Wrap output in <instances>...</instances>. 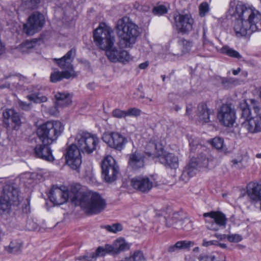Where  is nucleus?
<instances>
[{"mask_svg": "<svg viewBox=\"0 0 261 261\" xmlns=\"http://www.w3.org/2000/svg\"><path fill=\"white\" fill-rule=\"evenodd\" d=\"M70 193L69 194L67 190L53 187L49 198L54 204L61 205L70 197L75 205H79L86 214L91 215L100 213L107 206L106 200L99 194L92 191H83L80 185L71 186Z\"/></svg>", "mask_w": 261, "mask_h": 261, "instance_id": "f257e3e1", "label": "nucleus"}, {"mask_svg": "<svg viewBox=\"0 0 261 261\" xmlns=\"http://www.w3.org/2000/svg\"><path fill=\"white\" fill-rule=\"evenodd\" d=\"M64 129V125L59 121H48L39 125L36 134L42 144L37 145L34 148L35 155L45 161H53L49 145L56 142Z\"/></svg>", "mask_w": 261, "mask_h": 261, "instance_id": "f03ea898", "label": "nucleus"}, {"mask_svg": "<svg viewBox=\"0 0 261 261\" xmlns=\"http://www.w3.org/2000/svg\"><path fill=\"white\" fill-rule=\"evenodd\" d=\"M236 15L238 18L234 24V31L237 37L249 36L261 30V13L254 7L238 4Z\"/></svg>", "mask_w": 261, "mask_h": 261, "instance_id": "7ed1b4c3", "label": "nucleus"}, {"mask_svg": "<svg viewBox=\"0 0 261 261\" xmlns=\"http://www.w3.org/2000/svg\"><path fill=\"white\" fill-rule=\"evenodd\" d=\"M116 30L120 38L118 45L122 48H132L140 35L138 27L128 17L118 20Z\"/></svg>", "mask_w": 261, "mask_h": 261, "instance_id": "20e7f679", "label": "nucleus"}, {"mask_svg": "<svg viewBox=\"0 0 261 261\" xmlns=\"http://www.w3.org/2000/svg\"><path fill=\"white\" fill-rule=\"evenodd\" d=\"M146 153L149 156L159 158L160 162L166 167L176 169L178 166L177 156L171 153H164L162 147H158L157 144L152 142L147 144Z\"/></svg>", "mask_w": 261, "mask_h": 261, "instance_id": "39448f33", "label": "nucleus"}, {"mask_svg": "<svg viewBox=\"0 0 261 261\" xmlns=\"http://www.w3.org/2000/svg\"><path fill=\"white\" fill-rule=\"evenodd\" d=\"M99 142V139L96 136L81 130L76 134L74 145L77 146L81 151L90 154L96 149Z\"/></svg>", "mask_w": 261, "mask_h": 261, "instance_id": "423d86ee", "label": "nucleus"}, {"mask_svg": "<svg viewBox=\"0 0 261 261\" xmlns=\"http://www.w3.org/2000/svg\"><path fill=\"white\" fill-rule=\"evenodd\" d=\"M251 107L255 116H253L242 123V126L250 133L256 134L261 132V105L255 99L250 100Z\"/></svg>", "mask_w": 261, "mask_h": 261, "instance_id": "0eeeda50", "label": "nucleus"}, {"mask_svg": "<svg viewBox=\"0 0 261 261\" xmlns=\"http://www.w3.org/2000/svg\"><path fill=\"white\" fill-rule=\"evenodd\" d=\"M207 229L218 231L220 228H225L227 218L224 214L219 211H211L203 214Z\"/></svg>", "mask_w": 261, "mask_h": 261, "instance_id": "6e6552de", "label": "nucleus"}, {"mask_svg": "<svg viewBox=\"0 0 261 261\" xmlns=\"http://www.w3.org/2000/svg\"><path fill=\"white\" fill-rule=\"evenodd\" d=\"M44 15L38 12L33 13L23 24V32L27 35H33L39 32L45 24Z\"/></svg>", "mask_w": 261, "mask_h": 261, "instance_id": "1a4fd4ad", "label": "nucleus"}, {"mask_svg": "<svg viewBox=\"0 0 261 261\" xmlns=\"http://www.w3.org/2000/svg\"><path fill=\"white\" fill-rule=\"evenodd\" d=\"M102 175L108 182L114 181L118 173V167L115 160L111 155L107 156L101 163Z\"/></svg>", "mask_w": 261, "mask_h": 261, "instance_id": "9d476101", "label": "nucleus"}, {"mask_svg": "<svg viewBox=\"0 0 261 261\" xmlns=\"http://www.w3.org/2000/svg\"><path fill=\"white\" fill-rule=\"evenodd\" d=\"M102 140L110 147L119 151L122 150L127 142L125 137L116 132H105L102 136Z\"/></svg>", "mask_w": 261, "mask_h": 261, "instance_id": "9b49d317", "label": "nucleus"}, {"mask_svg": "<svg viewBox=\"0 0 261 261\" xmlns=\"http://www.w3.org/2000/svg\"><path fill=\"white\" fill-rule=\"evenodd\" d=\"M76 55V49L71 48L63 57L57 59L55 58L54 61L56 64L62 70L63 72H67L70 73L72 78L76 76V74L74 70L72 63Z\"/></svg>", "mask_w": 261, "mask_h": 261, "instance_id": "f8f14e48", "label": "nucleus"}, {"mask_svg": "<svg viewBox=\"0 0 261 261\" xmlns=\"http://www.w3.org/2000/svg\"><path fill=\"white\" fill-rule=\"evenodd\" d=\"M217 117L221 124L231 126L236 120V112L230 104H223L218 111Z\"/></svg>", "mask_w": 261, "mask_h": 261, "instance_id": "ddd939ff", "label": "nucleus"}, {"mask_svg": "<svg viewBox=\"0 0 261 261\" xmlns=\"http://www.w3.org/2000/svg\"><path fill=\"white\" fill-rule=\"evenodd\" d=\"M66 162L72 169L79 172L82 164L81 151L74 144L71 145L68 148L66 155Z\"/></svg>", "mask_w": 261, "mask_h": 261, "instance_id": "4468645a", "label": "nucleus"}, {"mask_svg": "<svg viewBox=\"0 0 261 261\" xmlns=\"http://www.w3.org/2000/svg\"><path fill=\"white\" fill-rule=\"evenodd\" d=\"M122 48L120 46L117 48L113 45L107 49L106 54L109 60L114 63L126 64L129 62L132 59L131 57L127 51Z\"/></svg>", "mask_w": 261, "mask_h": 261, "instance_id": "2eb2a0df", "label": "nucleus"}, {"mask_svg": "<svg viewBox=\"0 0 261 261\" xmlns=\"http://www.w3.org/2000/svg\"><path fill=\"white\" fill-rule=\"evenodd\" d=\"M175 24L178 32L188 33L193 29L194 19L189 14H178L174 17Z\"/></svg>", "mask_w": 261, "mask_h": 261, "instance_id": "dca6fc26", "label": "nucleus"}, {"mask_svg": "<svg viewBox=\"0 0 261 261\" xmlns=\"http://www.w3.org/2000/svg\"><path fill=\"white\" fill-rule=\"evenodd\" d=\"M110 32H112V30L104 23H100L98 27L94 31V41L99 48L106 47L107 44H105L102 40L109 37Z\"/></svg>", "mask_w": 261, "mask_h": 261, "instance_id": "f3484780", "label": "nucleus"}, {"mask_svg": "<svg viewBox=\"0 0 261 261\" xmlns=\"http://www.w3.org/2000/svg\"><path fill=\"white\" fill-rule=\"evenodd\" d=\"M131 185L134 189L142 193H147L153 187L152 181L146 176H138L131 180Z\"/></svg>", "mask_w": 261, "mask_h": 261, "instance_id": "a211bd4d", "label": "nucleus"}, {"mask_svg": "<svg viewBox=\"0 0 261 261\" xmlns=\"http://www.w3.org/2000/svg\"><path fill=\"white\" fill-rule=\"evenodd\" d=\"M1 197L12 202L14 205L18 206L20 204L18 190L12 185L5 186Z\"/></svg>", "mask_w": 261, "mask_h": 261, "instance_id": "6ab92c4d", "label": "nucleus"}, {"mask_svg": "<svg viewBox=\"0 0 261 261\" xmlns=\"http://www.w3.org/2000/svg\"><path fill=\"white\" fill-rule=\"evenodd\" d=\"M55 98L56 106L53 107L49 111L52 115H56L58 113L57 107L63 108L70 105L72 102L71 97L68 93L58 92L55 95Z\"/></svg>", "mask_w": 261, "mask_h": 261, "instance_id": "aec40b11", "label": "nucleus"}, {"mask_svg": "<svg viewBox=\"0 0 261 261\" xmlns=\"http://www.w3.org/2000/svg\"><path fill=\"white\" fill-rule=\"evenodd\" d=\"M144 159L143 154L136 150L128 155V165L134 170L140 169L144 166Z\"/></svg>", "mask_w": 261, "mask_h": 261, "instance_id": "412c9836", "label": "nucleus"}, {"mask_svg": "<svg viewBox=\"0 0 261 261\" xmlns=\"http://www.w3.org/2000/svg\"><path fill=\"white\" fill-rule=\"evenodd\" d=\"M197 111V115L200 123H206L210 121V115L213 112L207 108L205 103H200L198 106Z\"/></svg>", "mask_w": 261, "mask_h": 261, "instance_id": "4be33fe9", "label": "nucleus"}, {"mask_svg": "<svg viewBox=\"0 0 261 261\" xmlns=\"http://www.w3.org/2000/svg\"><path fill=\"white\" fill-rule=\"evenodd\" d=\"M4 122L6 124H9L11 120L16 125L19 126L21 124L20 118L18 113L14 110L9 109L3 112Z\"/></svg>", "mask_w": 261, "mask_h": 261, "instance_id": "5701e85b", "label": "nucleus"}, {"mask_svg": "<svg viewBox=\"0 0 261 261\" xmlns=\"http://www.w3.org/2000/svg\"><path fill=\"white\" fill-rule=\"evenodd\" d=\"M186 217L185 214L182 212H175L173 214L171 218L167 220L166 226L179 228L180 227L179 225Z\"/></svg>", "mask_w": 261, "mask_h": 261, "instance_id": "b1692460", "label": "nucleus"}, {"mask_svg": "<svg viewBox=\"0 0 261 261\" xmlns=\"http://www.w3.org/2000/svg\"><path fill=\"white\" fill-rule=\"evenodd\" d=\"M248 194L250 198L255 201L261 199V182H253L249 184Z\"/></svg>", "mask_w": 261, "mask_h": 261, "instance_id": "393cba45", "label": "nucleus"}, {"mask_svg": "<svg viewBox=\"0 0 261 261\" xmlns=\"http://www.w3.org/2000/svg\"><path fill=\"white\" fill-rule=\"evenodd\" d=\"M14 205L12 202L0 196V215L2 217H7L10 214Z\"/></svg>", "mask_w": 261, "mask_h": 261, "instance_id": "a878e982", "label": "nucleus"}, {"mask_svg": "<svg viewBox=\"0 0 261 261\" xmlns=\"http://www.w3.org/2000/svg\"><path fill=\"white\" fill-rule=\"evenodd\" d=\"M194 243L190 241H178L174 245L170 246L168 249L169 252L172 253L180 249H189L193 246Z\"/></svg>", "mask_w": 261, "mask_h": 261, "instance_id": "bb28decb", "label": "nucleus"}, {"mask_svg": "<svg viewBox=\"0 0 261 261\" xmlns=\"http://www.w3.org/2000/svg\"><path fill=\"white\" fill-rule=\"evenodd\" d=\"M250 100L251 99L249 100V101H250ZM250 105L251 102H250V104L249 105L245 101L241 103L240 105V111L241 117L244 118L246 121L253 117L251 116V108H252V107Z\"/></svg>", "mask_w": 261, "mask_h": 261, "instance_id": "cd10ccee", "label": "nucleus"}, {"mask_svg": "<svg viewBox=\"0 0 261 261\" xmlns=\"http://www.w3.org/2000/svg\"><path fill=\"white\" fill-rule=\"evenodd\" d=\"M70 77H72L69 72L57 71L50 74V81L52 83H57L63 79H69Z\"/></svg>", "mask_w": 261, "mask_h": 261, "instance_id": "c85d7f7f", "label": "nucleus"}, {"mask_svg": "<svg viewBox=\"0 0 261 261\" xmlns=\"http://www.w3.org/2000/svg\"><path fill=\"white\" fill-rule=\"evenodd\" d=\"M115 253H119L120 252L128 250L130 244L127 243L123 238H119L114 242Z\"/></svg>", "mask_w": 261, "mask_h": 261, "instance_id": "c756f323", "label": "nucleus"}, {"mask_svg": "<svg viewBox=\"0 0 261 261\" xmlns=\"http://www.w3.org/2000/svg\"><path fill=\"white\" fill-rule=\"evenodd\" d=\"M220 52L222 54L227 55L231 58H234L238 59H240L242 58V56L238 51L227 45L222 47L220 49Z\"/></svg>", "mask_w": 261, "mask_h": 261, "instance_id": "7c9ffc66", "label": "nucleus"}, {"mask_svg": "<svg viewBox=\"0 0 261 261\" xmlns=\"http://www.w3.org/2000/svg\"><path fill=\"white\" fill-rule=\"evenodd\" d=\"M198 165L196 160H192L189 164L187 165L184 170L191 177L194 176L198 169Z\"/></svg>", "mask_w": 261, "mask_h": 261, "instance_id": "2f4dec72", "label": "nucleus"}, {"mask_svg": "<svg viewBox=\"0 0 261 261\" xmlns=\"http://www.w3.org/2000/svg\"><path fill=\"white\" fill-rule=\"evenodd\" d=\"M209 142L216 149L226 152V148L224 145V140L222 138L215 137L212 140H210Z\"/></svg>", "mask_w": 261, "mask_h": 261, "instance_id": "473e14b6", "label": "nucleus"}, {"mask_svg": "<svg viewBox=\"0 0 261 261\" xmlns=\"http://www.w3.org/2000/svg\"><path fill=\"white\" fill-rule=\"evenodd\" d=\"M41 0H22L21 7L24 9H34L37 7Z\"/></svg>", "mask_w": 261, "mask_h": 261, "instance_id": "72a5a7b5", "label": "nucleus"}, {"mask_svg": "<svg viewBox=\"0 0 261 261\" xmlns=\"http://www.w3.org/2000/svg\"><path fill=\"white\" fill-rule=\"evenodd\" d=\"M221 83L224 88H229L237 85L238 81L231 77H219Z\"/></svg>", "mask_w": 261, "mask_h": 261, "instance_id": "f704fd0d", "label": "nucleus"}, {"mask_svg": "<svg viewBox=\"0 0 261 261\" xmlns=\"http://www.w3.org/2000/svg\"><path fill=\"white\" fill-rule=\"evenodd\" d=\"M22 247V243L19 241H12L8 248L6 249L7 251L11 253H15L19 251Z\"/></svg>", "mask_w": 261, "mask_h": 261, "instance_id": "c9c22d12", "label": "nucleus"}, {"mask_svg": "<svg viewBox=\"0 0 261 261\" xmlns=\"http://www.w3.org/2000/svg\"><path fill=\"white\" fill-rule=\"evenodd\" d=\"M27 98L30 101L35 103H41L47 101V97L44 96H40L38 93H35L28 95L27 96Z\"/></svg>", "mask_w": 261, "mask_h": 261, "instance_id": "e433bc0d", "label": "nucleus"}, {"mask_svg": "<svg viewBox=\"0 0 261 261\" xmlns=\"http://www.w3.org/2000/svg\"><path fill=\"white\" fill-rule=\"evenodd\" d=\"M101 227L105 228L110 232L114 233L119 232L123 229L122 225L121 224L118 223L113 224L112 225L102 226Z\"/></svg>", "mask_w": 261, "mask_h": 261, "instance_id": "4c0bfd02", "label": "nucleus"}, {"mask_svg": "<svg viewBox=\"0 0 261 261\" xmlns=\"http://www.w3.org/2000/svg\"><path fill=\"white\" fill-rule=\"evenodd\" d=\"M113 32L109 33V37L108 36L107 39H103L102 40V42H103L105 44H107V46L105 48H100L101 49L106 50L112 46L114 45L115 42V37L112 35Z\"/></svg>", "mask_w": 261, "mask_h": 261, "instance_id": "58836bf2", "label": "nucleus"}, {"mask_svg": "<svg viewBox=\"0 0 261 261\" xmlns=\"http://www.w3.org/2000/svg\"><path fill=\"white\" fill-rule=\"evenodd\" d=\"M180 44L182 46L183 51L185 52L190 51L192 46H193V42L192 41L186 39H182L179 42Z\"/></svg>", "mask_w": 261, "mask_h": 261, "instance_id": "ea45409f", "label": "nucleus"}, {"mask_svg": "<svg viewBox=\"0 0 261 261\" xmlns=\"http://www.w3.org/2000/svg\"><path fill=\"white\" fill-rule=\"evenodd\" d=\"M182 222L179 225L180 227L182 228L187 231H190L193 228V223L189 218L186 217Z\"/></svg>", "mask_w": 261, "mask_h": 261, "instance_id": "a19ab883", "label": "nucleus"}, {"mask_svg": "<svg viewBox=\"0 0 261 261\" xmlns=\"http://www.w3.org/2000/svg\"><path fill=\"white\" fill-rule=\"evenodd\" d=\"M167 12L168 9L166 7L162 5L155 7L152 10L153 14L158 15H162L167 13Z\"/></svg>", "mask_w": 261, "mask_h": 261, "instance_id": "79ce46f5", "label": "nucleus"}, {"mask_svg": "<svg viewBox=\"0 0 261 261\" xmlns=\"http://www.w3.org/2000/svg\"><path fill=\"white\" fill-rule=\"evenodd\" d=\"M210 8L208 4L206 2L202 3L199 7V15L204 17L209 11Z\"/></svg>", "mask_w": 261, "mask_h": 261, "instance_id": "37998d69", "label": "nucleus"}, {"mask_svg": "<svg viewBox=\"0 0 261 261\" xmlns=\"http://www.w3.org/2000/svg\"><path fill=\"white\" fill-rule=\"evenodd\" d=\"M77 259L81 261H91L96 259V255L94 252L87 253L84 255L79 256Z\"/></svg>", "mask_w": 261, "mask_h": 261, "instance_id": "c03bdc74", "label": "nucleus"}, {"mask_svg": "<svg viewBox=\"0 0 261 261\" xmlns=\"http://www.w3.org/2000/svg\"><path fill=\"white\" fill-rule=\"evenodd\" d=\"M112 115L113 117L117 118H122L126 117V111H123L119 109H114L112 111Z\"/></svg>", "mask_w": 261, "mask_h": 261, "instance_id": "a18cd8bd", "label": "nucleus"}, {"mask_svg": "<svg viewBox=\"0 0 261 261\" xmlns=\"http://www.w3.org/2000/svg\"><path fill=\"white\" fill-rule=\"evenodd\" d=\"M141 114V111L137 108H132L126 111V116H138Z\"/></svg>", "mask_w": 261, "mask_h": 261, "instance_id": "49530a36", "label": "nucleus"}, {"mask_svg": "<svg viewBox=\"0 0 261 261\" xmlns=\"http://www.w3.org/2000/svg\"><path fill=\"white\" fill-rule=\"evenodd\" d=\"M227 240L230 242H239L242 240L241 236L238 234H231L227 235Z\"/></svg>", "mask_w": 261, "mask_h": 261, "instance_id": "de8ad7c7", "label": "nucleus"}, {"mask_svg": "<svg viewBox=\"0 0 261 261\" xmlns=\"http://www.w3.org/2000/svg\"><path fill=\"white\" fill-rule=\"evenodd\" d=\"M196 162L198 165V168H199L201 167H207L208 165L209 160L206 157L202 156L201 159H198Z\"/></svg>", "mask_w": 261, "mask_h": 261, "instance_id": "09e8293b", "label": "nucleus"}, {"mask_svg": "<svg viewBox=\"0 0 261 261\" xmlns=\"http://www.w3.org/2000/svg\"><path fill=\"white\" fill-rule=\"evenodd\" d=\"M133 256L135 261H145L146 260L143 253L141 251L135 252Z\"/></svg>", "mask_w": 261, "mask_h": 261, "instance_id": "8fccbe9b", "label": "nucleus"}, {"mask_svg": "<svg viewBox=\"0 0 261 261\" xmlns=\"http://www.w3.org/2000/svg\"><path fill=\"white\" fill-rule=\"evenodd\" d=\"M18 103L19 107L25 111H28L31 108V104L30 103L19 101Z\"/></svg>", "mask_w": 261, "mask_h": 261, "instance_id": "3c124183", "label": "nucleus"}, {"mask_svg": "<svg viewBox=\"0 0 261 261\" xmlns=\"http://www.w3.org/2000/svg\"><path fill=\"white\" fill-rule=\"evenodd\" d=\"M242 160L238 161L237 160L234 159L232 160V167L237 169H241L244 167L242 165Z\"/></svg>", "mask_w": 261, "mask_h": 261, "instance_id": "603ef678", "label": "nucleus"}, {"mask_svg": "<svg viewBox=\"0 0 261 261\" xmlns=\"http://www.w3.org/2000/svg\"><path fill=\"white\" fill-rule=\"evenodd\" d=\"M218 244V242L215 240L206 241L205 239L203 240L202 246L204 247H208L211 245L217 246Z\"/></svg>", "mask_w": 261, "mask_h": 261, "instance_id": "864d4df0", "label": "nucleus"}, {"mask_svg": "<svg viewBox=\"0 0 261 261\" xmlns=\"http://www.w3.org/2000/svg\"><path fill=\"white\" fill-rule=\"evenodd\" d=\"M191 176L189 175L188 173L186 172V171L184 169L180 177V179L185 182H187L189 181L190 178H191Z\"/></svg>", "mask_w": 261, "mask_h": 261, "instance_id": "5fc2aeb1", "label": "nucleus"}, {"mask_svg": "<svg viewBox=\"0 0 261 261\" xmlns=\"http://www.w3.org/2000/svg\"><path fill=\"white\" fill-rule=\"evenodd\" d=\"M105 250L106 252L111 253L113 254H115V245L113 244V246L107 245L105 246Z\"/></svg>", "mask_w": 261, "mask_h": 261, "instance_id": "6e6d98bb", "label": "nucleus"}, {"mask_svg": "<svg viewBox=\"0 0 261 261\" xmlns=\"http://www.w3.org/2000/svg\"><path fill=\"white\" fill-rule=\"evenodd\" d=\"M96 255V258L97 256H103L105 255L106 253L105 248L102 247H99L96 250V252H94Z\"/></svg>", "mask_w": 261, "mask_h": 261, "instance_id": "4d7b16f0", "label": "nucleus"}, {"mask_svg": "<svg viewBox=\"0 0 261 261\" xmlns=\"http://www.w3.org/2000/svg\"><path fill=\"white\" fill-rule=\"evenodd\" d=\"M36 41H27L23 45L27 48H33L36 44Z\"/></svg>", "mask_w": 261, "mask_h": 261, "instance_id": "13d9d810", "label": "nucleus"}, {"mask_svg": "<svg viewBox=\"0 0 261 261\" xmlns=\"http://www.w3.org/2000/svg\"><path fill=\"white\" fill-rule=\"evenodd\" d=\"M214 236L220 240H223L225 239V238L227 239V235H226L224 234L215 233L214 234Z\"/></svg>", "mask_w": 261, "mask_h": 261, "instance_id": "bf43d9fd", "label": "nucleus"}, {"mask_svg": "<svg viewBox=\"0 0 261 261\" xmlns=\"http://www.w3.org/2000/svg\"><path fill=\"white\" fill-rule=\"evenodd\" d=\"M193 109V106L191 105H188L186 108V114L190 115Z\"/></svg>", "mask_w": 261, "mask_h": 261, "instance_id": "052dcab7", "label": "nucleus"}, {"mask_svg": "<svg viewBox=\"0 0 261 261\" xmlns=\"http://www.w3.org/2000/svg\"><path fill=\"white\" fill-rule=\"evenodd\" d=\"M198 258L199 261H208V257L206 255H200Z\"/></svg>", "mask_w": 261, "mask_h": 261, "instance_id": "680f3d73", "label": "nucleus"}, {"mask_svg": "<svg viewBox=\"0 0 261 261\" xmlns=\"http://www.w3.org/2000/svg\"><path fill=\"white\" fill-rule=\"evenodd\" d=\"M148 65V64L147 62L141 63L139 65V68L140 69H145Z\"/></svg>", "mask_w": 261, "mask_h": 261, "instance_id": "e2e57ef3", "label": "nucleus"}, {"mask_svg": "<svg viewBox=\"0 0 261 261\" xmlns=\"http://www.w3.org/2000/svg\"><path fill=\"white\" fill-rule=\"evenodd\" d=\"M241 69L240 68H238L237 69H234L232 70V73L234 75H238L240 72L241 71Z\"/></svg>", "mask_w": 261, "mask_h": 261, "instance_id": "0e129e2a", "label": "nucleus"}, {"mask_svg": "<svg viewBox=\"0 0 261 261\" xmlns=\"http://www.w3.org/2000/svg\"><path fill=\"white\" fill-rule=\"evenodd\" d=\"M23 211L25 213H28L30 211V206L29 204L28 205H26L25 207L23 208Z\"/></svg>", "mask_w": 261, "mask_h": 261, "instance_id": "69168bd1", "label": "nucleus"}, {"mask_svg": "<svg viewBox=\"0 0 261 261\" xmlns=\"http://www.w3.org/2000/svg\"><path fill=\"white\" fill-rule=\"evenodd\" d=\"M125 261H135L133 255L129 257L125 258Z\"/></svg>", "mask_w": 261, "mask_h": 261, "instance_id": "338daca9", "label": "nucleus"}, {"mask_svg": "<svg viewBox=\"0 0 261 261\" xmlns=\"http://www.w3.org/2000/svg\"><path fill=\"white\" fill-rule=\"evenodd\" d=\"M217 246H219V247H220L222 248H226L227 247L226 245L225 244L219 243V242H218V244Z\"/></svg>", "mask_w": 261, "mask_h": 261, "instance_id": "774afa93", "label": "nucleus"}]
</instances>
